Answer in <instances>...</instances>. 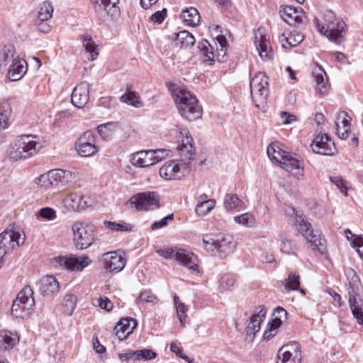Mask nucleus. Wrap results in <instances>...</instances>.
Here are the masks:
<instances>
[{
	"mask_svg": "<svg viewBox=\"0 0 363 363\" xmlns=\"http://www.w3.org/2000/svg\"><path fill=\"white\" fill-rule=\"evenodd\" d=\"M172 96L177 104L179 113L189 121H195L201 117L202 110L199 101L191 92L182 89H176Z\"/></svg>",
	"mask_w": 363,
	"mask_h": 363,
	"instance_id": "f257e3e1",
	"label": "nucleus"
},
{
	"mask_svg": "<svg viewBox=\"0 0 363 363\" xmlns=\"http://www.w3.org/2000/svg\"><path fill=\"white\" fill-rule=\"evenodd\" d=\"M346 276L350 286L348 296L352 313L357 323L359 325H363V312L362 310L363 296L359 278L355 271L350 268L346 271Z\"/></svg>",
	"mask_w": 363,
	"mask_h": 363,
	"instance_id": "f03ea898",
	"label": "nucleus"
},
{
	"mask_svg": "<svg viewBox=\"0 0 363 363\" xmlns=\"http://www.w3.org/2000/svg\"><path fill=\"white\" fill-rule=\"evenodd\" d=\"M323 21V23L320 24L318 19L315 18L314 20L320 33L327 37L332 42L340 43V40L345 34V22L337 18L334 12L330 10L325 11Z\"/></svg>",
	"mask_w": 363,
	"mask_h": 363,
	"instance_id": "7ed1b4c3",
	"label": "nucleus"
},
{
	"mask_svg": "<svg viewBox=\"0 0 363 363\" xmlns=\"http://www.w3.org/2000/svg\"><path fill=\"white\" fill-rule=\"evenodd\" d=\"M203 244L206 252L220 259L232 254L236 247L233 237L228 235H206L203 238Z\"/></svg>",
	"mask_w": 363,
	"mask_h": 363,
	"instance_id": "20e7f679",
	"label": "nucleus"
},
{
	"mask_svg": "<svg viewBox=\"0 0 363 363\" xmlns=\"http://www.w3.org/2000/svg\"><path fill=\"white\" fill-rule=\"evenodd\" d=\"M36 135H26L16 138L10 149V156L13 160L28 159L33 157L42 146L35 139Z\"/></svg>",
	"mask_w": 363,
	"mask_h": 363,
	"instance_id": "39448f33",
	"label": "nucleus"
},
{
	"mask_svg": "<svg viewBox=\"0 0 363 363\" xmlns=\"http://www.w3.org/2000/svg\"><path fill=\"white\" fill-rule=\"evenodd\" d=\"M268 78L263 72L257 73L250 81V94L255 106L264 109L269 94Z\"/></svg>",
	"mask_w": 363,
	"mask_h": 363,
	"instance_id": "423d86ee",
	"label": "nucleus"
},
{
	"mask_svg": "<svg viewBox=\"0 0 363 363\" xmlns=\"http://www.w3.org/2000/svg\"><path fill=\"white\" fill-rule=\"evenodd\" d=\"M72 230L77 248L86 249L94 242L96 227L93 224L76 221L72 224Z\"/></svg>",
	"mask_w": 363,
	"mask_h": 363,
	"instance_id": "0eeeda50",
	"label": "nucleus"
},
{
	"mask_svg": "<svg viewBox=\"0 0 363 363\" xmlns=\"http://www.w3.org/2000/svg\"><path fill=\"white\" fill-rule=\"evenodd\" d=\"M286 213L291 217H294V225L296 230L301 233L311 245L318 248L319 245H323L320 235L314 233L311 228V224L308 222V218L306 216L298 214L294 208H289L286 211Z\"/></svg>",
	"mask_w": 363,
	"mask_h": 363,
	"instance_id": "6e6552de",
	"label": "nucleus"
},
{
	"mask_svg": "<svg viewBox=\"0 0 363 363\" xmlns=\"http://www.w3.org/2000/svg\"><path fill=\"white\" fill-rule=\"evenodd\" d=\"M157 254L165 259H173L180 264L186 267L190 270L197 272L199 266L197 264V258L194 254L189 252L183 249L174 250L167 248L165 250H159Z\"/></svg>",
	"mask_w": 363,
	"mask_h": 363,
	"instance_id": "1a4fd4ad",
	"label": "nucleus"
},
{
	"mask_svg": "<svg viewBox=\"0 0 363 363\" xmlns=\"http://www.w3.org/2000/svg\"><path fill=\"white\" fill-rule=\"evenodd\" d=\"M33 294V291L30 286H24L17 294L11 307V313L14 316H22L21 311L29 314L33 310L35 301Z\"/></svg>",
	"mask_w": 363,
	"mask_h": 363,
	"instance_id": "9d476101",
	"label": "nucleus"
},
{
	"mask_svg": "<svg viewBox=\"0 0 363 363\" xmlns=\"http://www.w3.org/2000/svg\"><path fill=\"white\" fill-rule=\"evenodd\" d=\"M24 240L25 237L18 232L8 228L0 234V268L4 256L23 244Z\"/></svg>",
	"mask_w": 363,
	"mask_h": 363,
	"instance_id": "9b49d317",
	"label": "nucleus"
},
{
	"mask_svg": "<svg viewBox=\"0 0 363 363\" xmlns=\"http://www.w3.org/2000/svg\"><path fill=\"white\" fill-rule=\"evenodd\" d=\"M129 203L138 211L153 210L160 206V196L155 191L141 192L131 196Z\"/></svg>",
	"mask_w": 363,
	"mask_h": 363,
	"instance_id": "f8f14e48",
	"label": "nucleus"
},
{
	"mask_svg": "<svg viewBox=\"0 0 363 363\" xmlns=\"http://www.w3.org/2000/svg\"><path fill=\"white\" fill-rule=\"evenodd\" d=\"M73 178L71 172L57 169L42 174L38 178V183L45 187L58 186L59 184L63 186L70 182Z\"/></svg>",
	"mask_w": 363,
	"mask_h": 363,
	"instance_id": "ddd939ff",
	"label": "nucleus"
},
{
	"mask_svg": "<svg viewBox=\"0 0 363 363\" xmlns=\"http://www.w3.org/2000/svg\"><path fill=\"white\" fill-rule=\"evenodd\" d=\"M301 359L300 345L296 342H291L279 350L277 363H301Z\"/></svg>",
	"mask_w": 363,
	"mask_h": 363,
	"instance_id": "4468645a",
	"label": "nucleus"
},
{
	"mask_svg": "<svg viewBox=\"0 0 363 363\" xmlns=\"http://www.w3.org/2000/svg\"><path fill=\"white\" fill-rule=\"evenodd\" d=\"M311 147L314 152L323 155L333 156L337 152L334 142L331 140L328 134L317 135Z\"/></svg>",
	"mask_w": 363,
	"mask_h": 363,
	"instance_id": "2eb2a0df",
	"label": "nucleus"
},
{
	"mask_svg": "<svg viewBox=\"0 0 363 363\" xmlns=\"http://www.w3.org/2000/svg\"><path fill=\"white\" fill-rule=\"evenodd\" d=\"M75 148L82 157H90L96 154L98 148L95 145V137L91 131H86L78 139Z\"/></svg>",
	"mask_w": 363,
	"mask_h": 363,
	"instance_id": "dca6fc26",
	"label": "nucleus"
},
{
	"mask_svg": "<svg viewBox=\"0 0 363 363\" xmlns=\"http://www.w3.org/2000/svg\"><path fill=\"white\" fill-rule=\"evenodd\" d=\"M55 262L62 267L70 271H82L87 267L91 261L88 256L82 257H58Z\"/></svg>",
	"mask_w": 363,
	"mask_h": 363,
	"instance_id": "f3484780",
	"label": "nucleus"
},
{
	"mask_svg": "<svg viewBox=\"0 0 363 363\" xmlns=\"http://www.w3.org/2000/svg\"><path fill=\"white\" fill-rule=\"evenodd\" d=\"M279 165L296 179H300L303 178L304 173L303 162L291 154L289 153L285 156V158Z\"/></svg>",
	"mask_w": 363,
	"mask_h": 363,
	"instance_id": "a211bd4d",
	"label": "nucleus"
},
{
	"mask_svg": "<svg viewBox=\"0 0 363 363\" xmlns=\"http://www.w3.org/2000/svg\"><path fill=\"white\" fill-rule=\"evenodd\" d=\"M101 259L105 263V268L110 272H118L125 265L124 257L116 252H108L103 254Z\"/></svg>",
	"mask_w": 363,
	"mask_h": 363,
	"instance_id": "6ab92c4d",
	"label": "nucleus"
},
{
	"mask_svg": "<svg viewBox=\"0 0 363 363\" xmlns=\"http://www.w3.org/2000/svg\"><path fill=\"white\" fill-rule=\"evenodd\" d=\"M89 84L83 82L77 84L74 89L72 94V103L76 107L83 108L89 99Z\"/></svg>",
	"mask_w": 363,
	"mask_h": 363,
	"instance_id": "aec40b11",
	"label": "nucleus"
},
{
	"mask_svg": "<svg viewBox=\"0 0 363 363\" xmlns=\"http://www.w3.org/2000/svg\"><path fill=\"white\" fill-rule=\"evenodd\" d=\"M185 134L186 137H184L182 140L181 145L179 147L181 161L184 164L192 160L195 154L193 138L188 131H185Z\"/></svg>",
	"mask_w": 363,
	"mask_h": 363,
	"instance_id": "412c9836",
	"label": "nucleus"
},
{
	"mask_svg": "<svg viewBox=\"0 0 363 363\" xmlns=\"http://www.w3.org/2000/svg\"><path fill=\"white\" fill-rule=\"evenodd\" d=\"M185 134L186 137H184L182 140L181 145L179 147L181 161L184 164L192 160L195 154L193 138L188 131H185Z\"/></svg>",
	"mask_w": 363,
	"mask_h": 363,
	"instance_id": "4be33fe9",
	"label": "nucleus"
},
{
	"mask_svg": "<svg viewBox=\"0 0 363 363\" xmlns=\"http://www.w3.org/2000/svg\"><path fill=\"white\" fill-rule=\"evenodd\" d=\"M277 315L268 324V328L264 331L263 337L269 340L277 333V329L281 326L282 318L286 319L287 311L282 307L278 306L274 311Z\"/></svg>",
	"mask_w": 363,
	"mask_h": 363,
	"instance_id": "5701e85b",
	"label": "nucleus"
},
{
	"mask_svg": "<svg viewBox=\"0 0 363 363\" xmlns=\"http://www.w3.org/2000/svg\"><path fill=\"white\" fill-rule=\"evenodd\" d=\"M159 174L166 180L180 179L183 177L179 164L173 160L164 163L160 169Z\"/></svg>",
	"mask_w": 363,
	"mask_h": 363,
	"instance_id": "b1692460",
	"label": "nucleus"
},
{
	"mask_svg": "<svg viewBox=\"0 0 363 363\" xmlns=\"http://www.w3.org/2000/svg\"><path fill=\"white\" fill-rule=\"evenodd\" d=\"M255 43L259 52V57L263 60L267 61L273 58L274 54L268 36L260 35V36L258 37L256 35Z\"/></svg>",
	"mask_w": 363,
	"mask_h": 363,
	"instance_id": "393cba45",
	"label": "nucleus"
},
{
	"mask_svg": "<svg viewBox=\"0 0 363 363\" xmlns=\"http://www.w3.org/2000/svg\"><path fill=\"white\" fill-rule=\"evenodd\" d=\"M7 70L9 79L11 81H17L26 73L27 63L25 60L17 56L16 60L9 65Z\"/></svg>",
	"mask_w": 363,
	"mask_h": 363,
	"instance_id": "a878e982",
	"label": "nucleus"
},
{
	"mask_svg": "<svg viewBox=\"0 0 363 363\" xmlns=\"http://www.w3.org/2000/svg\"><path fill=\"white\" fill-rule=\"evenodd\" d=\"M136 320L133 318H122L115 326L116 335L120 340L125 339L136 327Z\"/></svg>",
	"mask_w": 363,
	"mask_h": 363,
	"instance_id": "bb28decb",
	"label": "nucleus"
},
{
	"mask_svg": "<svg viewBox=\"0 0 363 363\" xmlns=\"http://www.w3.org/2000/svg\"><path fill=\"white\" fill-rule=\"evenodd\" d=\"M213 29H215L216 32H219V34L216 37V40L217 43L216 45V57L217 60L219 62H225L227 61V46L228 41L225 37L221 33V28L219 26H215Z\"/></svg>",
	"mask_w": 363,
	"mask_h": 363,
	"instance_id": "cd10ccee",
	"label": "nucleus"
},
{
	"mask_svg": "<svg viewBox=\"0 0 363 363\" xmlns=\"http://www.w3.org/2000/svg\"><path fill=\"white\" fill-rule=\"evenodd\" d=\"M59 289V283L53 276L44 277L39 281V291L43 296L54 294Z\"/></svg>",
	"mask_w": 363,
	"mask_h": 363,
	"instance_id": "c85d7f7f",
	"label": "nucleus"
},
{
	"mask_svg": "<svg viewBox=\"0 0 363 363\" xmlns=\"http://www.w3.org/2000/svg\"><path fill=\"white\" fill-rule=\"evenodd\" d=\"M152 150H141L133 155L131 163L138 167H147L154 164Z\"/></svg>",
	"mask_w": 363,
	"mask_h": 363,
	"instance_id": "c756f323",
	"label": "nucleus"
},
{
	"mask_svg": "<svg viewBox=\"0 0 363 363\" xmlns=\"http://www.w3.org/2000/svg\"><path fill=\"white\" fill-rule=\"evenodd\" d=\"M15 46L12 44L6 45L0 52V67H6L16 60Z\"/></svg>",
	"mask_w": 363,
	"mask_h": 363,
	"instance_id": "7c9ffc66",
	"label": "nucleus"
},
{
	"mask_svg": "<svg viewBox=\"0 0 363 363\" xmlns=\"http://www.w3.org/2000/svg\"><path fill=\"white\" fill-rule=\"evenodd\" d=\"M19 339L16 334H13L9 331L0 332V350L11 349Z\"/></svg>",
	"mask_w": 363,
	"mask_h": 363,
	"instance_id": "2f4dec72",
	"label": "nucleus"
},
{
	"mask_svg": "<svg viewBox=\"0 0 363 363\" xmlns=\"http://www.w3.org/2000/svg\"><path fill=\"white\" fill-rule=\"evenodd\" d=\"M313 77L316 83V91L321 95L325 94L328 84V79H325V77H326L325 72L321 67H318L317 70L313 72Z\"/></svg>",
	"mask_w": 363,
	"mask_h": 363,
	"instance_id": "473e14b6",
	"label": "nucleus"
},
{
	"mask_svg": "<svg viewBox=\"0 0 363 363\" xmlns=\"http://www.w3.org/2000/svg\"><path fill=\"white\" fill-rule=\"evenodd\" d=\"M11 113V107L7 100L0 102V130L9 126V118Z\"/></svg>",
	"mask_w": 363,
	"mask_h": 363,
	"instance_id": "72a5a7b5",
	"label": "nucleus"
},
{
	"mask_svg": "<svg viewBox=\"0 0 363 363\" xmlns=\"http://www.w3.org/2000/svg\"><path fill=\"white\" fill-rule=\"evenodd\" d=\"M184 22L187 26H196L200 22L201 16L196 9L191 7L182 12Z\"/></svg>",
	"mask_w": 363,
	"mask_h": 363,
	"instance_id": "f704fd0d",
	"label": "nucleus"
},
{
	"mask_svg": "<svg viewBox=\"0 0 363 363\" xmlns=\"http://www.w3.org/2000/svg\"><path fill=\"white\" fill-rule=\"evenodd\" d=\"M121 99L123 102L127 104L133 106L136 108H140L143 106L139 96L132 91V86L128 85L125 93L121 96Z\"/></svg>",
	"mask_w": 363,
	"mask_h": 363,
	"instance_id": "c9c22d12",
	"label": "nucleus"
},
{
	"mask_svg": "<svg viewBox=\"0 0 363 363\" xmlns=\"http://www.w3.org/2000/svg\"><path fill=\"white\" fill-rule=\"evenodd\" d=\"M282 19L290 26H296L300 23L301 18L296 14V9L291 6H286L280 11Z\"/></svg>",
	"mask_w": 363,
	"mask_h": 363,
	"instance_id": "e433bc0d",
	"label": "nucleus"
},
{
	"mask_svg": "<svg viewBox=\"0 0 363 363\" xmlns=\"http://www.w3.org/2000/svg\"><path fill=\"white\" fill-rule=\"evenodd\" d=\"M267 152L271 160L279 164L284 160L285 156L289 154V152L282 150L277 144L273 143L268 146Z\"/></svg>",
	"mask_w": 363,
	"mask_h": 363,
	"instance_id": "4c0bfd02",
	"label": "nucleus"
},
{
	"mask_svg": "<svg viewBox=\"0 0 363 363\" xmlns=\"http://www.w3.org/2000/svg\"><path fill=\"white\" fill-rule=\"evenodd\" d=\"M198 48L203 55V61L208 62L210 65H213L215 60V55L212 52L213 47L207 40L203 39L199 43Z\"/></svg>",
	"mask_w": 363,
	"mask_h": 363,
	"instance_id": "58836bf2",
	"label": "nucleus"
},
{
	"mask_svg": "<svg viewBox=\"0 0 363 363\" xmlns=\"http://www.w3.org/2000/svg\"><path fill=\"white\" fill-rule=\"evenodd\" d=\"M118 127V123L111 121L99 125L97 130L99 134L103 138L108 139L111 136L112 133L116 130Z\"/></svg>",
	"mask_w": 363,
	"mask_h": 363,
	"instance_id": "ea45409f",
	"label": "nucleus"
},
{
	"mask_svg": "<svg viewBox=\"0 0 363 363\" xmlns=\"http://www.w3.org/2000/svg\"><path fill=\"white\" fill-rule=\"evenodd\" d=\"M215 204L216 201L213 199H209L206 201H203L202 199V201L200 203H199L195 208L196 213L199 216H203L206 215L208 213H209L214 208Z\"/></svg>",
	"mask_w": 363,
	"mask_h": 363,
	"instance_id": "a19ab883",
	"label": "nucleus"
},
{
	"mask_svg": "<svg viewBox=\"0 0 363 363\" xmlns=\"http://www.w3.org/2000/svg\"><path fill=\"white\" fill-rule=\"evenodd\" d=\"M53 6L50 1H45L40 6L38 18L40 21H46L52 16Z\"/></svg>",
	"mask_w": 363,
	"mask_h": 363,
	"instance_id": "79ce46f5",
	"label": "nucleus"
},
{
	"mask_svg": "<svg viewBox=\"0 0 363 363\" xmlns=\"http://www.w3.org/2000/svg\"><path fill=\"white\" fill-rule=\"evenodd\" d=\"M242 201L234 194H227L224 199V206L227 211H232L235 208L241 207Z\"/></svg>",
	"mask_w": 363,
	"mask_h": 363,
	"instance_id": "37998d69",
	"label": "nucleus"
},
{
	"mask_svg": "<svg viewBox=\"0 0 363 363\" xmlns=\"http://www.w3.org/2000/svg\"><path fill=\"white\" fill-rule=\"evenodd\" d=\"M300 281L299 276L294 272L289 274L288 278L285 281L284 287L287 291L299 290L301 294H304L305 291L303 289H299Z\"/></svg>",
	"mask_w": 363,
	"mask_h": 363,
	"instance_id": "c03bdc74",
	"label": "nucleus"
},
{
	"mask_svg": "<svg viewBox=\"0 0 363 363\" xmlns=\"http://www.w3.org/2000/svg\"><path fill=\"white\" fill-rule=\"evenodd\" d=\"M175 40L181 43L182 45L188 47L195 43V38L192 34L187 30H183L177 33H174Z\"/></svg>",
	"mask_w": 363,
	"mask_h": 363,
	"instance_id": "a18cd8bd",
	"label": "nucleus"
},
{
	"mask_svg": "<svg viewBox=\"0 0 363 363\" xmlns=\"http://www.w3.org/2000/svg\"><path fill=\"white\" fill-rule=\"evenodd\" d=\"M83 47L86 52L89 53L91 60H95L98 56V52L96 51V45L93 41L91 35H86L83 39Z\"/></svg>",
	"mask_w": 363,
	"mask_h": 363,
	"instance_id": "49530a36",
	"label": "nucleus"
},
{
	"mask_svg": "<svg viewBox=\"0 0 363 363\" xmlns=\"http://www.w3.org/2000/svg\"><path fill=\"white\" fill-rule=\"evenodd\" d=\"M303 40V35L298 33H292L289 37H284L282 40V45L284 48H286L285 43H286L289 47H295L301 43Z\"/></svg>",
	"mask_w": 363,
	"mask_h": 363,
	"instance_id": "de8ad7c7",
	"label": "nucleus"
},
{
	"mask_svg": "<svg viewBox=\"0 0 363 363\" xmlns=\"http://www.w3.org/2000/svg\"><path fill=\"white\" fill-rule=\"evenodd\" d=\"M77 297L73 294H67L64 297L65 313L67 315H71L76 307Z\"/></svg>",
	"mask_w": 363,
	"mask_h": 363,
	"instance_id": "09e8293b",
	"label": "nucleus"
},
{
	"mask_svg": "<svg viewBox=\"0 0 363 363\" xmlns=\"http://www.w3.org/2000/svg\"><path fill=\"white\" fill-rule=\"evenodd\" d=\"M81 194L77 193L71 194L65 199V204L67 207L70 208L74 211H79V206L80 204L79 200L81 199Z\"/></svg>",
	"mask_w": 363,
	"mask_h": 363,
	"instance_id": "8fccbe9b",
	"label": "nucleus"
},
{
	"mask_svg": "<svg viewBox=\"0 0 363 363\" xmlns=\"http://www.w3.org/2000/svg\"><path fill=\"white\" fill-rule=\"evenodd\" d=\"M234 220L236 223L242 224L246 227H252L255 224V218L249 213L235 216Z\"/></svg>",
	"mask_w": 363,
	"mask_h": 363,
	"instance_id": "3c124183",
	"label": "nucleus"
},
{
	"mask_svg": "<svg viewBox=\"0 0 363 363\" xmlns=\"http://www.w3.org/2000/svg\"><path fill=\"white\" fill-rule=\"evenodd\" d=\"M170 350L177 357L186 360L189 363H193V359L183 354L182 349L177 341H173L170 344Z\"/></svg>",
	"mask_w": 363,
	"mask_h": 363,
	"instance_id": "603ef678",
	"label": "nucleus"
},
{
	"mask_svg": "<svg viewBox=\"0 0 363 363\" xmlns=\"http://www.w3.org/2000/svg\"><path fill=\"white\" fill-rule=\"evenodd\" d=\"M136 359L137 361L139 360H150L153 359L157 357V353L150 349H143L136 350Z\"/></svg>",
	"mask_w": 363,
	"mask_h": 363,
	"instance_id": "864d4df0",
	"label": "nucleus"
},
{
	"mask_svg": "<svg viewBox=\"0 0 363 363\" xmlns=\"http://www.w3.org/2000/svg\"><path fill=\"white\" fill-rule=\"evenodd\" d=\"M104 224L108 229L115 231L127 232L131 230V227L129 225H124L121 223L104 220Z\"/></svg>",
	"mask_w": 363,
	"mask_h": 363,
	"instance_id": "5fc2aeb1",
	"label": "nucleus"
},
{
	"mask_svg": "<svg viewBox=\"0 0 363 363\" xmlns=\"http://www.w3.org/2000/svg\"><path fill=\"white\" fill-rule=\"evenodd\" d=\"M261 321L255 317H251L250 318V322L249 323L248 325L246 328V333L247 334L250 335H255L257 332H258L260 329V324Z\"/></svg>",
	"mask_w": 363,
	"mask_h": 363,
	"instance_id": "6e6d98bb",
	"label": "nucleus"
},
{
	"mask_svg": "<svg viewBox=\"0 0 363 363\" xmlns=\"http://www.w3.org/2000/svg\"><path fill=\"white\" fill-rule=\"evenodd\" d=\"M281 251L283 253L289 255L294 252V245L291 240H288L284 235H281Z\"/></svg>",
	"mask_w": 363,
	"mask_h": 363,
	"instance_id": "4d7b16f0",
	"label": "nucleus"
},
{
	"mask_svg": "<svg viewBox=\"0 0 363 363\" xmlns=\"http://www.w3.org/2000/svg\"><path fill=\"white\" fill-rule=\"evenodd\" d=\"M330 180L332 183L339 189L341 193L347 196V186L346 182L340 176H333L330 177Z\"/></svg>",
	"mask_w": 363,
	"mask_h": 363,
	"instance_id": "13d9d810",
	"label": "nucleus"
},
{
	"mask_svg": "<svg viewBox=\"0 0 363 363\" xmlns=\"http://www.w3.org/2000/svg\"><path fill=\"white\" fill-rule=\"evenodd\" d=\"M152 152L154 164L165 159L169 153V150L166 149L152 150Z\"/></svg>",
	"mask_w": 363,
	"mask_h": 363,
	"instance_id": "bf43d9fd",
	"label": "nucleus"
},
{
	"mask_svg": "<svg viewBox=\"0 0 363 363\" xmlns=\"http://www.w3.org/2000/svg\"><path fill=\"white\" fill-rule=\"evenodd\" d=\"M157 297L150 291H144L140 292L137 301H144L146 303H154Z\"/></svg>",
	"mask_w": 363,
	"mask_h": 363,
	"instance_id": "052dcab7",
	"label": "nucleus"
},
{
	"mask_svg": "<svg viewBox=\"0 0 363 363\" xmlns=\"http://www.w3.org/2000/svg\"><path fill=\"white\" fill-rule=\"evenodd\" d=\"M38 215L50 220H53L56 218L55 211L52 208L49 207H44L41 208L38 212Z\"/></svg>",
	"mask_w": 363,
	"mask_h": 363,
	"instance_id": "680f3d73",
	"label": "nucleus"
},
{
	"mask_svg": "<svg viewBox=\"0 0 363 363\" xmlns=\"http://www.w3.org/2000/svg\"><path fill=\"white\" fill-rule=\"evenodd\" d=\"M177 309V313L178 318L179 320V322L182 326L184 325L185 320H186V312L187 311V308L186 306L182 303V304L177 305V307H176Z\"/></svg>",
	"mask_w": 363,
	"mask_h": 363,
	"instance_id": "e2e57ef3",
	"label": "nucleus"
},
{
	"mask_svg": "<svg viewBox=\"0 0 363 363\" xmlns=\"http://www.w3.org/2000/svg\"><path fill=\"white\" fill-rule=\"evenodd\" d=\"M173 219H174V215L169 214V215L167 216L166 217L162 218L160 220L154 222L151 225V228L152 230L161 228L167 225L169 220H172Z\"/></svg>",
	"mask_w": 363,
	"mask_h": 363,
	"instance_id": "0e129e2a",
	"label": "nucleus"
},
{
	"mask_svg": "<svg viewBox=\"0 0 363 363\" xmlns=\"http://www.w3.org/2000/svg\"><path fill=\"white\" fill-rule=\"evenodd\" d=\"M98 303L99 307L106 311H110L113 309V303L106 297H100Z\"/></svg>",
	"mask_w": 363,
	"mask_h": 363,
	"instance_id": "69168bd1",
	"label": "nucleus"
},
{
	"mask_svg": "<svg viewBox=\"0 0 363 363\" xmlns=\"http://www.w3.org/2000/svg\"><path fill=\"white\" fill-rule=\"evenodd\" d=\"M166 15L167 10L166 9H163L162 11H158L153 13L151 16L150 19L155 23H162L164 20Z\"/></svg>",
	"mask_w": 363,
	"mask_h": 363,
	"instance_id": "338daca9",
	"label": "nucleus"
},
{
	"mask_svg": "<svg viewBox=\"0 0 363 363\" xmlns=\"http://www.w3.org/2000/svg\"><path fill=\"white\" fill-rule=\"evenodd\" d=\"M137 354V351L135 350V351H133V350H129L128 352H125V353H119L118 354V358L121 360V361H129V360H134V361H136L137 359H136V354Z\"/></svg>",
	"mask_w": 363,
	"mask_h": 363,
	"instance_id": "774afa93",
	"label": "nucleus"
}]
</instances>
